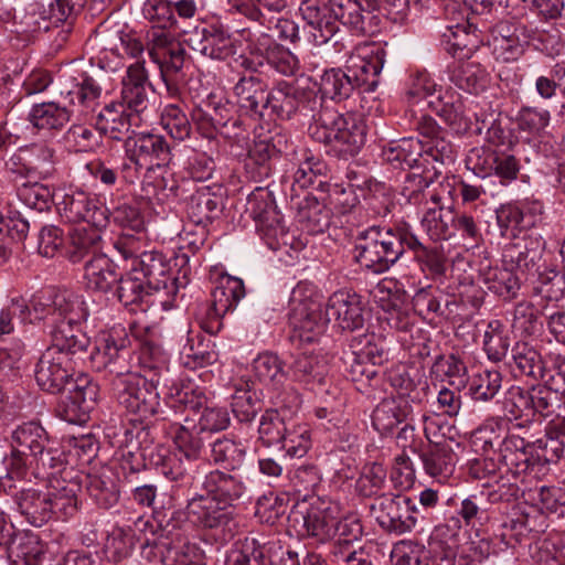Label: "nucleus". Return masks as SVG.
I'll list each match as a JSON object with an SVG mask.
<instances>
[{"mask_svg":"<svg viewBox=\"0 0 565 565\" xmlns=\"http://www.w3.org/2000/svg\"><path fill=\"white\" fill-rule=\"evenodd\" d=\"M309 136L323 143L326 152L334 158L348 160L356 156L365 143L366 125L354 113H340L327 103H321L312 114L308 127Z\"/></svg>","mask_w":565,"mask_h":565,"instance_id":"1","label":"nucleus"},{"mask_svg":"<svg viewBox=\"0 0 565 565\" xmlns=\"http://www.w3.org/2000/svg\"><path fill=\"white\" fill-rule=\"evenodd\" d=\"M436 175L437 171L429 169L411 172L405 177L401 190L405 204L423 212L420 226L434 242L449 239L455 234L451 231L452 207H446L441 195L436 190H429Z\"/></svg>","mask_w":565,"mask_h":565,"instance_id":"2","label":"nucleus"},{"mask_svg":"<svg viewBox=\"0 0 565 565\" xmlns=\"http://www.w3.org/2000/svg\"><path fill=\"white\" fill-rule=\"evenodd\" d=\"M386 62V51L377 46L367 57L355 56L349 61L345 70H326L320 77V92L331 100H344L355 89L363 93L374 92L379 85V75Z\"/></svg>","mask_w":565,"mask_h":565,"instance_id":"3","label":"nucleus"},{"mask_svg":"<svg viewBox=\"0 0 565 565\" xmlns=\"http://www.w3.org/2000/svg\"><path fill=\"white\" fill-rule=\"evenodd\" d=\"M409 230L406 226H372L358 234L354 258L375 274L385 273L405 253Z\"/></svg>","mask_w":565,"mask_h":565,"instance_id":"4","label":"nucleus"},{"mask_svg":"<svg viewBox=\"0 0 565 565\" xmlns=\"http://www.w3.org/2000/svg\"><path fill=\"white\" fill-rule=\"evenodd\" d=\"M131 339L121 324L103 331L90 353L92 367L105 376H114V380H121L135 373L131 372Z\"/></svg>","mask_w":565,"mask_h":565,"instance_id":"5","label":"nucleus"},{"mask_svg":"<svg viewBox=\"0 0 565 565\" xmlns=\"http://www.w3.org/2000/svg\"><path fill=\"white\" fill-rule=\"evenodd\" d=\"M161 384L163 383L158 381V376L138 372L128 374L121 380H113L118 403L140 420L149 419L158 413L160 407L158 387Z\"/></svg>","mask_w":565,"mask_h":565,"instance_id":"6","label":"nucleus"},{"mask_svg":"<svg viewBox=\"0 0 565 565\" xmlns=\"http://www.w3.org/2000/svg\"><path fill=\"white\" fill-rule=\"evenodd\" d=\"M88 317V309L84 300L78 296L71 301L68 308L63 311L50 326L52 344L47 349H55L71 356L85 351L89 344V338L81 329V322Z\"/></svg>","mask_w":565,"mask_h":565,"instance_id":"7","label":"nucleus"},{"mask_svg":"<svg viewBox=\"0 0 565 565\" xmlns=\"http://www.w3.org/2000/svg\"><path fill=\"white\" fill-rule=\"evenodd\" d=\"M425 418L424 433L429 445L418 452L425 472L438 480L446 481L455 470L456 455L452 444L459 447L452 438H444L445 434H438L439 425L427 417Z\"/></svg>","mask_w":565,"mask_h":565,"instance_id":"8","label":"nucleus"},{"mask_svg":"<svg viewBox=\"0 0 565 565\" xmlns=\"http://www.w3.org/2000/svg\"><path fill=\"white\" fill-rule=\"evenodd\" d=\"M371 514L386 533L403 535L411 532L416 523V507L404 495L383 493L376 495L370 505Z\"/></svg>","mask_w":565,"mask_h":565,"instance_id":"9","label":"nucleus"},{"mask_svg":"<svg viewBox=\"0 0 565 565\" xmlns=\"http://www.w3.org/2000/svg\"><path fill=\"white\" fill-rule=\"evenodd\" d=\"M58 214L70 223L86 222L95 227H106L109 210L96 198L79 189L55 194Z\"/></svg>","mask_w":565,"mask_h":565,"instance_id":"10","label":"nucleus"},{"mask_svg":"<svg viewBox=\"0 0 565 565\" xmlns=\"http://www.w3.org/2000/svg\"><path fill=\"white\" fill-rule=\"evenodd\" d=\"M266 116L279 120H289L298 111L316 113L321 104L312 90H306L292 82H277L267 94Z\"/></svg>","mask_w":565,"mask_h":565,"instance_id":"11","label":"nucleus"},{"mask_svg":"<svg viewBox=\"0 0 565 565\" xmlns=\"http://www.w3.org/2000/svg\"><path fill=\"white\" fill-rule=\"evenodd\" d=\"M375 0H329L328 11L334 19L358 35H373L379 31L380 18Z\"/></svg>","mask_w":565,"mask_h":565,"instance_id":"12","label":"nucleus"},{"mask_svg":"<svg viewBox=\"0 0 565 565\" xmlns=\"http://www.w3.org/2000/svg\"><path fill=\"white\" fill-rule=\"evenodd\" d=\"M534 38V30L518 19L501 20L492 26L491 41L493 54L498 60L510 62L518 60L524 46Z\"/></svg>","mask_w":565,"mask_h":565,"instance_id":"13","label":"nucleus"},{"mask_svg":"<svg viewBox=\"0 0 565 565\" xmlns=\"http://www.w3.org/2000/svg\"><path fill=\"white\" fill-rule=\"evenodd\" d=\"M248 212L262 239L269 248L276 249L279 237L284 236L286 231L271 194L264 190L254 192L248 199Z\"/></svg>","mask_w":565,"mask_h":565,"instance_id":"14","label":"nucleus"},{"mask_svg":"<svg viewBox=\"0 0 565 565\" xmlns=\"http://www.w3.org/2000/svg\"><path fill=\"white\" fill-rule=\"evenodd\" d=\"M67 395L61 405L62 417L72 424H82L89 418L98 399L99 387L88 375L79 374L67 387Z\"/></svg>","mask_w":565,"mask_h":565,"instance_id":"15","label":"nucleus"},{"mask_svg":"<svg viewBox=\"0 0 565 565\" xmlns=\"http://www.w3.org/2000/svg\"><path fill=\"white\" fill-rule=\"evenodd\" d=\"M143 558L162 565H205L202 551L179 536L148 542L143 548Z\"/></svg>","mask_w":565,"mask_h":565,"instance_id":"16","label":"nucleus"},{"mask_svg":"<svg viewBox=\"0 0 565 565\" xmlns=\"http://www.w3.org/2000/svg\"><path fill=\"white\" fill-rule=\"evenodd\" d=\"M73 380L72 358L55 349H46L35 366V381L43 390L52 394L63 392Z\"/></svg>","mask_w":565,"mask_h":565,"instance_id":"17","label":"nucleus"},{"mask_svg":"<svg viewBox=\"0 0 565 565\" xmlns=\"http://www.w3.org/2000/svg\"><path fill=\"white\" fill-rule=\"evenodd\" d=\"M245 296L242 279L233 276H222L211 294V306L206 312L209 321L203 323L206 332L216 333L222 323L221 318L237 306Z\"/></svg>","mask_w":565,"mask_h":565,"instance_id":"18","label":"nucleus"},{"mask_svg":"<svg viewBox=\"0 0 565 565\" xmlns=\"http://www.w3.org/2000/svg\"><path fill=\"white\" fill-rule=\"evenodd\" d=\"M183 41L201 55L224 61L235 53L233 40L222 26L209 25L183 31Z\"/></svg>","mask_w":565,"mask_h":565,"instance_id":"19","label":"nucleus"},{"mask_svg":"<svg viewBox=\"0 0 565 565\" xmlns=\"http://www.w3.org/2000/svg\"><path fill=\"white\" fill-rule=\"evenodd\" d=\"M329 318L326 309L313 301L295 305L289 313V326L292 329V338L303 343H312L324 333Z\"/></svg>","mask_w":565,"mask_h":565,"instance_id":"20","label":"nucleus"},{"mask_svg":"<svg viewBox=\"0 0 565 565\" xmlns=\"http://www.w3.org/2000/svg\"><path fill=\"white\" fill-rule=\"evenodd\" d=\"M326 316L329 322L343 331H354L364 324L363 305L361 297L348 290L333 292L326 305Z\"/></svg>","mask_w":565,"mask_h":565,"instance_id":"21","label":"nucleus"},{"mask_svg":"<svg viewBox=\"0 0 565 565\" xmlns=\"http://www.w3.org/2000/svg\"><path fill=\"white\" fill-rule=\"evenodd\" d=\"M233 509L218 502L212 494H195L186 505L189 519L206 529L228 526L233 521Z\"/></svg>","mask_w":565,"mask_h":565,"instance_id":"22","label":"nucleus"},{"mask_svg":"<svg viewBox=\"0 0 565 565\" xmlns=\"http://www.w3.org/2000/svg\"><path fill=\"white\" fill-rule=\"evenodd\" d=\"M151 87L145 62L136 61L128 66L122 78L120 104L136 114L143 113L149 106L148 89Z\"/></svg>","mask_w":565,"mask_h":565,"instance_id":"23","label":"nucleus"},{"mask_svg":"<svg viewBox=\"0 0 565 565\" xmlns=\"http://www.w3.org/2000/svg\"><path fill=\"white\" fill-rule=\"evenodd\" d=\"M543 243L537 237L522 236L508 243L502 250V263L521 273L539 270Z\"/></svg>","mask_w":565,"mask_h":565,"instance_id":"24","label":"nucleus"},{"mask_svg":"<svg viewBox=\"0 0 565 565\" xmlns=\"http://www.w3.org/2000/svg\"><path fill=\"white\" fill-rule=\"evenodd\" d=\"M233 94L239 111L254 118L266 117L267 86L257 76H244L234 86Z\"/></svg>","mask_w":565,"mask_h":565,"instance_id":"25","label":"nucleus"},{"mask_svg":"<svg viewBox=\"0 0 565 565\" xmlns=\"http://www.w3.org/2000/svg\"><path fill=\"white\" fill-rule=\"evenodd\" d=\"M288 373L284 369V362L271 352L259 353L252 362L250 386L260 384L267 391L280 397L281 388L287 380Z\"/></svg>","mask_w":565,"mask_h":565,"instance_id":"26","label":"nucleus"},{"mask_svg":"<svg viewBox=\"0 0 565 565\" xmlns=\"http://www.w3.org/2000/svg\"><path fill=\"white\" fill-rule=\"evenodd\" d=\"M132 141V160L138 166L149 163L151 166H167L171 161V147L164 137L154 134H141L126 141L130 147Z\"/></svg>","mask_w":565,"mask_h":565,"instance_id":"27","label":"nucleus"},{"mask_svg":"<svg viewBox=\"0 0 565 565\" xmlns=\"http://www.w3.org/2000/svg\"><path fill=\"white\" fill-rule=\"evenodd\" d=\"M478 271L480 281L498 297L512 300L518 296L521 282L512 268L492 266L490 262L482 260Z\"/></svg>","mask_w":565,"mask_h":565,"instance_id":"28","label":"nucleus"},{"mask_svg":"<svg viewBox=\"0 0 565 565\" xmlns=\"http://www.w3.org/2000/svg\"><path fill=\"white\" fill-rule=\"evenodd\" d=\"M116 288V296L119 302L129 308L130 311H136L140 308L146 311L150 303V298L153 290L149 288L147 282L138 275V268L134 266L130 273L119 275Z\"/></svg>","mask_w":565,"mask_h":565,"instance_id":"29","label":"nucleus"},{"mask_svg":"<svg viewBox=\"0 0 565 565\" xmlns=\"http://www.w3.org/2000/svg\"><path fill=\"white\" fill-rule=\"evenodd\" d=\"M50 494L34 488L22 489L14 494L19 512L34 526H42L52 519Z\"/></svg>","mask_w":565,"mask_h":565,"instance_id":"30","label":"nucleus"},{"mask_svg":"<svg viewBox=\"0 0 565 565\" xmlns=\"http://www.w3.org/2000/svg\"><path fill=\"white\" fill-rule=\"evenodd\" d=\"M203 488L230 509H233L234 501L238 500L246 490V486L239 476L218 469L205 476Z\"/></svg>","mask_w":565,"mask_h":565,"instance_id":"31","label":"nucleus"},{"mask_svg":"<svg viewBox=\"0 0 565 565\" xmlns=\"http://www.w3.org/2000/svg\"><path fill=\"white\" fill-rule=\"evenodd\" d=\"M100 227L78 226L70 233L68 245L65 247L64 256L73 264L82 262L85 257L102 255Z\"/></svg>","mask_w":565,"mask_h":565,"instance_id":"32","label":"nucleus"},{"mask_svg":"<svg viewBox=\"0 0 565 565\" xmlns=\"http://www.w3.org/2000/svg\"><path fill=\"white\" fill-rule=\"evenodd\" d=\"M4 550L14 565H39L44 554V544L36 533L17 531Z\"/></svg>","mask_w":565,"mask_h":565,"instance_id":"33","label":"nucleus"},{"mask_svg":"<svg viewBox=\"0 0 565 565\" xmlns=\"http://www.w3.org/2000/svg\"><path fill=\"white\" fill-rule=\"evenodd\" d=\"M289 374L291 381L312 391L324 383L327 366L320 356L301 353L289 365Z\"/></svg>","mask_w":565,"mask_h":565,"instance_id":"34","label":"nucleus"},{"mask_svg":"<svg viewBox=\"0 0 565 565\" xmlns=\"http://www.w3.org/2000/svg\"><path fill=\"white\" fill-rule=\"evenodd\" d=\"M119 275L117 265L105 254L89 258L84 266L85 286L93 291H109Z\"/></svg>","mask_w":565,"mask_h":565,"instance_id":"35","label":"nucleus"},{"mask_svg":"<svg viewBox=\"0 0 565 565\" xmlns=\"http://www.w3.org/2000/svg\"><path fill=\"white\" fill-rule=\"evenodd\" d=\"M411 414L412 406L404 397L385 398L374 408L372 425L380 434H388Z\"/></svg>","mask_w":565,"mask_h":565,"instance_id":"36","label":"nucleus"},{"mask_svg":"<svg viewBox=\"0 0 565 565\" xmlns=\"http://www.w3.org/2000/svg\"><path fill=\"white\" fill-rule=\"evenodd\" d=\"M221 213V198L209 186L199 188L188 203V216L192 223L205 230Z\"/></svg>","mask_w":565,"mask_h":565,"instance_id":"37","label":"nucleus"},{"mask_svg":"<svg viewBox=\"0 0 565 565\" xmlns=\"http://www.w3.org/2000/svg\"><path fill=\"white\" fill-rule=\"evenodd\" d=\"M13 455L38 458L45 450L49 437L45 429L38 423L30 422L19 426L12 434Z\"/></svg>","mask_w":565,"mask_h":565,"instance_id":"38","label":"nucleus"},{"mask_svg":"<svg viewBox=\"0 0 565 565\" xmlns=\"http://www.w3.org/2000/svg\"><path fill=\"white\" fill-rule=\"evenodd\" d=\"M131 115L121 104L109 103L97 114L95 126L100 134L114 140H121L131 127Z\"/></svg>","mask_w":565,"mask_h":565,"instance_id":"39","label":"nucleus"},{"mask_svg":"<svg viewBox=\"0 0 565 565\" xmlns=\"http://www.w3.org/2000/svg\"><path fill=\"white\" fill-rule=\"evenodd\" d=\"M258 51L265 53L267 63L285 76L296 74L299 68L297 56L288 49L271 41V35L260 32L256 39Z\"/></svg>","mask_w":565,"mask_h":565,"instance_id":"40","label":"nucleus"},{"mask_svg":"<svg viewBox=\"0 0 565 565\" xmlns=\"http://www.w3.org/2000/svg\"><path fill=\"white\" fill-rule=\"evenodd\" d=\"M79 491L81 484L76 481H57V486L49 489L52 519L66 521L73 518L79 509Z\"/></svg>","mask_w":565,"mask_h":565,"instance_id":"41","label":"nucleus"},{"mask_svg":"<svg viewBox=\"0 0 565 565\" xmlns=\"http://www.w3.org/2000/svg\"><path fill=\"white\" fill-rule=\"evenodd\" d=\"M78 296L68 292L62 291L55 294L53 297L45 296H35L31 299L29 308L31 310L32 320H26V322H34L36 320H45L46 326L55 320L57 317H62L63 311H65L71 301H74Z\"/></svg>","mask_w":565,"mask_h":565,"instance_id":"42","label":"nucleus"},{"mask_svg":"<svg viewBox=\"0 0 565 565\" xmlns=\"http://www.w3.org/2000/svg\"><path fill=\"white\" fill-rule=\"evenodd\" d=\"M138 275L147 282L150 289L158 291L167 287L170 271L166 257L158 252H143L137 260Z\"/></svg>","mask_w":565,"mask_h":565,"instance_id":"43","label":"nucleus"},{"mask_svg":"<svg viewBox=\"0 0 565 565\" xmlns=\"http://www.w3.org/2000/svg\"><path fill=\"white\" fill-rule=\"evenodd\" d=\"M152 459L160 472L172 481L189 482L195 476L193 462L175 450L159 448Z\"/></svg>","mask_w":565,"mask_h":565,"instance_id":"44","label":"nucleus"},{"mask_svg":"<svg viewBox=\"0 0 565 565\" xmlns=\"http://www.w3.org/2000/svg\"><path fill=\"white\" fill-rule=\"evenodd\" d=\"M56 163L55 150L47 145L39 143L29 149V158L23 164V169L30 178L47 180L56 175Z\"/></svg>","mask_w":565,"mask_h":565,"instance_id":"45","label":"nucleus"},{"mask_svg":"<svg viewBox=\"0 0 565 565\" xmlns=\"http://www.w3.org/2000/svg\"><path fill=\"white\" fill-rule=\"evenodd\" d=\"M424 145L419 139L409 137L403 138L392 143L383 150L384 159L401 168H419V161L423 159Z\"/></svg>","mask_w":565,"mask_h":565,"instance_id":"46","label":"nucleus"},{"mask_svg":"<svg viewBox=\"0 0 565 565\" xmlns=\"http://www.w3.org/2000/svg\"><path fill=\"white\" fill-rule=\"evenodd\" d=\"M450 81L465 92L479 94L487 88L489 74L480 63L463 62L452 70Z\"/></svg>","mask_w":565,"mask_h":565,"instance_id":"47","label":"nucleus"},{"mask_svg":"<svg viewBox=\"0 0 565 565\" xmlns=\"http://www.w3.org/2000/svg\"><path fill=\"white\" fill-rule=\"evenodd\" d=\"M297 221L309 234H319L330 224L329 211L315 196L307 195L299 203Z\"/></svg>","mask_w":565,"mask_h":565,"instance_id":"48","label":"nucleus"},{"mask_svg":"<svg viewBox=\"0 0 565 565\" xmlns=\"http://www.w3.org/2000/svg\"><path fill=\"white\" fill-rule=\"evenodd\" d=\"M275 153V146L266 140L255 142L249 149L245 169L254 181L262 182L271 175V158Z\"/></svg>","mask_w":565,"mask_h":565,"instance_id":"49","label":"nucleus"},{"mask_svg":"<svg viewBox=\"0 0 565 565\" xmlns=\"http://www.w3.org/2000/svg\"><path fill=\"white\" fill-rule=\"evenodd\" d=\"M30 121L38 129L58 130L71 118V110L54 102L36 104L30 111Z\"/></svg>","mask_w":565,"mask_h":565,"instance_id":"50","label":"nucleus"},{"mask_svg":"<svg viewBox=\"0 0 565 565\" xmlns=\"http://www.w3.org/2000/svg\"><path fill=\"white\" fill-rule=\"evenodd\" d=\"M185 61V51L180 44L172 45L167 52H163L159 65L161 77L166 83L168 90L173 95L178 92L183 81L182 70Z\"/></svg>","mask_w":565,"mask_h":565,"instance_id":"51","label":"nucleus"},{"mask_svg":"<svg viewBox=\"0 0 565 565\" xmlns=\"http://www.w3.org/2000/svg\"><path fill=\"white\" fill-rule=\"evenodd\" d=\"M335 516L328 510L310 509L302 515L303 534L319 543L335 536Z\"/></svg>","mask_w":565,"mask_h":565,"instance_id":"52","label":"nucleus"},{"mask_svg":"<svg viewBox=\"0 0 565 565\" xmlns=\"http://www.w3.org/2000/svg\"><path fill=\"white\" fill-rule=\"evenodd\" d=\"M513 365L515 375H524L534 380L543 379L544 364L541 354L526 343H516L512 349Z\"/></svg>","mask_w":565,"mask_h":565,"instance_id":"53","label":"nucleus"},{"mask_svg":"<svg viewBox=\"0 0 565 565\" xmlns=\"http://www.w3.org/2000/svg\"><path fill=\"white\" fill-rule=\"evenodd\" d=\"M269 550L267 543L245 537L230 551L226 565H266L265 557Z\"/></svg>","mask_w":565,"mask_h":565,"instance_id":"54","label":"nucleus"},{"mask_svg":"<svg viewBox=\"0 0 565 565\" xmlns=\"http://www.w3.org/2000/svg\"><path fill=\"white\" fill-rule=\"evenodd\" d=\"M467 372L465 362L455 354L438 355L431 366V374L437 379L447 380L458 391L468 383Z\"/></svg>","mask_w":565,"mask_h":565,"instance_id":"55","label":"nucleus"},{"mask_svg":"<svg viewBox=\"0 0 565 565\" xmlns=\"http://www.w3.org/2000/svg\"><path fill=\"white\" fill-rule=\"evenodd\" d=\"M86 490L92 501L99 508L108 510L119 501V489L110 477L87 476Z\"/></svg>","mask_w":565,"mask_h":565,"instance_id":"56","label":"nucleus"},{"mask_svg":"<svg viewBox=\"0 0 565 565\" xmlns=\"http://www.w3.org/2000/svg\"><path fill=\"white\" fill-rule=\"evenodd\" d=\"M281 447L291 458H302L311 447L309 426L305 423L287 422Z\"/></svg>","mask_w":565,"mask_h":565,"instance_id":"57","label":"nucleus"},{"mask_svg":"<svg viewBox=\"0 0 565 565\" xmlns=\"http://www.w3.org/2000/svg\"><path fill=\"white\" fill-rule=\"evenodd\" d=\"M199 428L192 429L188 426H180L174 436L175 451L193 462V475L198 471V461L204 451V441L201 438Z\"/></svg>","mask_w":565,"mask_h":565,"instance_id":"58","label":"nucleus"},{"mask_svg":"<svg viewBox=\"0 0 565 565\" xmlns=\"http://www.w3.org/2000/svg\"><path fill=\"white\" fill-rule=\"evenodd\" d=\"M444 121L458 135H465L471 130L475 113L458 97L452 102L445 103L438 111Z\"/></svg>","mask_w":565,"mask_h":565,"instance_id":"59","label":"nucleus"},{"mask_svg":"<svg viewBox=\"0 0 565 565\" xmlns=\"http://www.w3.org/2000/svg\"><path fill=\"white\" fill-rule=\"evenodd\" d=\"M104 92V86L93 76L85 75L79 84L74 85V89L61 90L73 106H83L85 109L94 110L97 100Z\"/></svg>","mask_w":565,"mask_h":565,"instance_id":"60","label":"nucleus"},{"mask_svg":"<svg viewBox=\"0 0 565 565\" xmlns=\"http://www.w3.org/2000/svg\"><path fill=\"white\" fill-rule=\"evenodd\" d=\"M211 456L215 463L237 469L245 459L246 447L241 441L222 437L211 445Z\"/></svg>","mask_w":565,"mask_h":565,"instance_id":"61","label":"nucleus"},{"mask_svg":"<svg viewBox=\"0 0 565 565\" xmlns=\"http://www.w3.org/2000/svg\"><path fill=\"white\" fill-rule=\"evenodd\" d=\"M140 366L143 373L149 376H158V381L168 382L169 370L167 365V355L158 344L145 342L140 348Z\"/></svg>","mask_w":565,"mask_h":565,"instance_id":"62","label":"nucleus"},{"mask_svg":"<svg viewBox=\"0 0 565 565\" xmlns=\"http://www.w3.org/2000/svg\"><path fill=\"white\" fill-rule=\"evenodd\" d=\"M510 347L505 326L500 320H491L483 334V350L493 362L501 361Z\"/></svg>","mask_w":565,"mask_h":565,"instance_id":"63","label":"nucleus"},{"mask_svg":"<svg viewBox=\"0 0 565 565\" xmlns=\"http://www.w3.org/2000/svg\"><path fill=\"white\" fill-rule=\"evenodd\" d=\"M502 376L499 371L484 370L475 374L469 384V394L473 401H491L500 391Z\"/></svg>","mask_w":565,"mask_h":565,"instance_id":"64","label":"nucleus"}]
</instances>
